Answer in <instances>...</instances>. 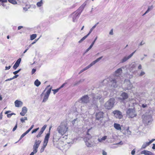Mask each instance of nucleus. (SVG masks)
Here are the masks:
<instances>
[{
  "label": "nucleus",
  "mask_w": 155,
  "mask_h": 155,
  "mask_svg": "<svg viewBox=\"0 0 155 155\" xmlns=\"http://www.w3.org/2000/svg\"><path fill=\"white\" fill-rule=\"evenodd\" d=\"M122 68H123V67L119 68L115 71L114 74L115 76L118 77L119 78L120 77V76L122 73ZM119 78H112L111 77H109L107 78L106 79L104 80L103 81V83L104 84H105V85L110 83L111 87H113L112 88L113 89L117 87V83L119 82Z\"/></svg>",
  "instance_id": "nucleus-1"
},
{
  "label": "nucleus",
  "mask_w": 155,
  "mask_h": 155,
  "mask_svg": "<svg viewBox=\"0 0 155 155\" xmlns=\"http://www.w3.org/2000/svg\"><path fill=\"white\" fill-rule=\"evenodd\" d=\"M68 129V124L66 123H61L57 129V131L61 136H63L67 132Z\"/></svg>",
  "instance_id": "nucleus-2"
},
{
  "label": "nucleus",
  "mask_w": 155,
  "mask_h": 155,
  "mask_svg": "<svg viewBox=\"0 0 155 155\" xmlns=\"http://www.w3.org/2000/svg\"><path fill=\"white\" fill-rule=\"evenodd\" d=\"M85 5L83 4L76 11L73 12L72 14V18L74 22L76 21L79 18L80 15L83 11Z\"/></svg>",
  "instance_id": "nucleus-3"
},
{
  "label": "nucleus",
  "mask_w": 155,
  "mask_h": 155,
  "mask_svg": "<svg viewBox=\"0 0 155 155\" xmlns=\"http://www.w3.org/2000/svg\"><path fill=\"white\" fill-rule=\"evenodd\" d=\"M93 99L90 103H92L91 105L89 106V108L91 109L93 107H95L97 105V103L98 100H100L101 97L102 96L99 94H92V95Z\"/></svg>",
  "instance_id": "nucleus-4"
},
{
  "label": "nucleus",
  "mask_w": 155,
  "mask_h": 155,
  "mask_svg": "<svg viewBox=\"0 0 155 155\" xmlns=\"http://www.w3.org/2000/svg\"><path fill=\"white\" fill-rule=\"evenodd\" d=\"M85 144L88 147H93L95 146L96 144L91 135H89L88 137H86L84 139Z\"/></svg>",
  "instance_id": "nucleus-5"
},
{
  "label": "nucleus",
  "mask_w": 155,
  "mask_h": 155,
  "mask_svg": "<svg viewBox=\"0 0 155 155\" xmlns=\"http://www.w3.org/2000/svg\"><path fill=\"white\" fill-rule=\"evenodd\" d=\"M115 103V100L113 98H111L106 102L104 106L106 109L110 110L113 108Z\"/></svg>",
  "instance_id": "nucleus-6"
},
{
  "label": "nucleus",
  "mask_w": 155,
  "mask_h": 155,
  "mask_svg": "<svg viewBox=\"0 0 155 155\" xmlns=\"http://www.w3.org/2000/svg\"><path fill=\"white\" fill-rule=\"evenodd\" d=\"M127 115L129 118H133L135 117L137 115L134 108L128 109L127 111Z\"/></svg>",
  "instance_id": "nucleus-7"
},
{
  "label": "nucleus",
  "mask_w": 155,
  "mask_h": 155,
  "mask_svg": "<svg viewBox=\"0 0 155 155\" xmlns=\"http://www.w3.org/2000/svg\"><path fill=\"white\" fill-rule=\"evenodd\" d=\"M143 122L147 124H149L152 120V116L150 114L146 113L143 114L142 117Z\"/></svg>",
  "instance_id": "nucleus-8"
},
{
  "label": "nucleus",
  "mask_w": 155,
  "mask_h": 155,
  "mask_svg": "<svg viewBox=\"0 0 155 155\" xmlns=\"http://www.w3.org/2000/svg\"><path fill=\"white\" fill-rule=\"evenodd\" d=\"M112 113L114 114V117L120 119L123 117L122 113L118 110H114L113 111Z\"/></svg>",
  "instance_id": "nucleus-9"
},
{
  "label": "nucleus",
  "mask_w": 155,
  "mask_h": 155,
  "mask_svg": "<svg viewBox=\"0 0 155 155\" xmlns=\"http://www.w3.org/2000/svg\"><path fill=\"white\" fill-rule=\"evenodd\" d=\"M103 58V56H101V57H100L97 59H96L95 60L93 61L92 62H91L89 65L88 66L84 68L83 69V70L84 71H86V70L88 69L89 68H90V67H91V66L94 65L96 63L98 62L101 59V58Z\"/></svg>",
  "instance_id": "nucleus-10"
},
{
  "label": "nucleus",
  "mask_w": 155,
  "mask_h": 155,
  "mask_svg": "<svg viewBox=\"0 0 155 155\" xmlns=\"http://www.w3.org/2000/svg\"><path fill=\"white\" fill-rule=\"evenodd\" d=\"M103 58V56H101V57H100L97 59H96L95 60L93 61L92 62H91L89 65L88 66L84 68L83 69V70L84 71H86V70L88 69L89 68H90V67H91V66L94 65L96 63L98 62L101 59V58Z\"/></svg>",
  "instance_id": "nucleus-11"
},
{
  "label": "nucleus",
  "mask_w": 155,
  "mask_h": 155,
  "mask_svg": "<svg viewBox=\"0 0 155 155\" xmlns=\"http://www.w3.org/2000/svg\"><path fill=\"white\" fill-rule=\"evenodd\" d=\"M41 141L39 140H36L35 141V144L33 146V151L35 153H36L38 151V147Z\"/></svg>",
  "instance_id": "nucleus-12"
},
{
  "label": "nucleus",
  "mask_w": 155,
  "mask_h": 155,
  "mask_svg": "<svg viewBox=\"0 0 155 155\" xmlns=\"http://www.w3.org/2000/svg\"><path fill=\"white\" fill-rule=\"evenodd\" d=\"M89 98L88 95H86L81 97L80 99V101H81V103L87 104L89 101Z\"/></svg>",
  "instance_id": "nucleus-13"
},
{
  "label": "nucleus",
  "mask_w": 155,
  "mask_h": 155,
  "mask_svg": "<svg viewBox=\"0 0 155 155\" xmlns=\"http://www.w3.org/2000/svg\"><path fill=\"white\" fill-rule=\"evenodd\" d=\"M51 87L48 89L46 92L42 102H45L48 100L49 95L51 92Z\"/></svg>",
  "instance_id": "nucleus-14"
},
{
  "label": "nucleus",
  "mask_w": 155,
  "mask_h": 155,
  "mask_svg": "<svg viewBox=\"0 0 155 155\" xmlns=\"http://www.w3.org/2000/svg\"><path fill=\"white\" fill-rule=\"evenodd\" d=\"M104 113L101 111L97 113L96 114V120L101 121L104 117Z\"/></svg>",
  "instance_id": "nucleus-15"
},
{
  "label": "nucleus",
  "mask_w": 155,
  "mask_h": 155,
  "mask_svg": "<svg viewBox=\"0 0 155 155\" xmlns=\"http://www.w3.org/2000/svg\"><path fill=\"white\" fill-rule=\"evenodd\" d=\"M136 51H135L128 56H125L123 58L120 60V63H123L130 58L133 56Z\"/></svg>",
  "instance_id": "nucleus-16"
},
{
  "label": "nucleus",
  "mask_w": 155,
  "mask_h": 155,
  "mask_svg": "<svg viewBox=\"0 0 155 155\" xmlns=\"http://www.w3.org/2000/svg\"><path fill=\"white\" fill-rule=\"evenodd\" d=\"M114 128L117 130H120L121 132H123V130H122L121 128V126L120 124L117 123H114Z\"/></svg>",
  "instance_id": "nucleus-17"
},
{
  "label": "nucleus",
  "mask_w": 155,
  "mask_h": 155,
  "mask_svg": "<svg viewBox=\"0 0 155 155\" xmlns=\"http://www.w3.org/2000/svg\"><path fill=\"white\" fill-rule=\"evenodd\" d=\"M22 102L20 101L16 100L15 102V105L17 107H21L22 105Z\"/></svg>",
  "instance_id": "nucleus-18"
},
{
  "label": "nucleus",
  "mask_w": 155,
  "mask_h": 155,
  "mask_svg": "<svg viewBox=\"0 0 155 155\" xmlns=\"http://www.w3.org/2000/svg\"><path fill=\"white\" fill-rule=\"evenodd\" d=\"M129 127H128L126 130L124 132H122L123 133L127 136H129L131 134V131L129 130Z\"/></svg>",
  "instance_id": "nucleus-19"
},
{
  "label": "nucleus",
  "mask_w": 155,
  "mask_h": 155,
  "mask_svg": "<svg viewBox=\"0 0 155 155\" xmlns=\"http://www.w3.org/2000/svg\"><path fill=\"white\" fill-rule=\"evenodd\" d=\"M21 61V58H19L16 61L15 64L13 66V68L15 70L19 66L20 63Z\"/></svg>",
  "instance_id": "nucleus-20"
},
{
  "label": "nucleus",
  "mask_w": 155,
  "mask_h": 155,
  "mask_svg": "<svg viewBox=\"0 0 155 155\" xmlns=\"http://www.w3.org/2000/svg\"><path fill=\"white\" fill-rule=\"evenodd\" d=\"M27 111L28 109L26 107H23L22 108L21 112L20 113V114L22 116H24L27 113Z\"/></svg>",
  "instance_id": "nucleus-21"
},
{
  "label": "nucleus",
  "mask_w": 155,
  "mask_h": 155,
  "mask_svg": "<svg viewBox=\"0 0 155 155\" xmlns=\"http://www.w3.org/2000/svg\"><path fill=\"white\" fill-rule=\"evenodd\" d=\"M97 36L95 38V39L94 40V41L92 43L91 45H90V47L88 48L86 51L85 52H88L90 49H91V48H92L93 46L94 43H95V42L96 41L97 39Z\"/></svg>",
  "instance_id": "nucleus-22"
},
{
  "label": "nucleus",
  "mask_w": 155,
  "mask_h": 155,
  "mask_svg": "<svg viewBox=\"0 0 155 155\" xmlns=\"http://www.w3.org/2000/svg\"><path fill=\"white\" fill-rule=\"evenodd\" d=\"M127 85L125 88L126 90H130L133 87L132 84L130 83V81L127 82Z\"/></svg>",
  "instance_id": "nucleus-23"
},
{
  "label": "nucleus",
  "mask_w": 155,
  "mask_h": 155,
  "mask_svg": "<svg viewBox=\"0 0 155 155\" xmlns=\"http://www.w3.org/2000/svg\"><path fill=\"white\" fill-rule=\"evenodd\" d=\"M121 96L123 100H125L127 98L128 96L127 94L125 92H123L121 94Z\"/></svg>",
  "instance_id": "nucleus-24"
},
{
  "label": "nucleus",
  "mask_w": 155,
  "mask_h": 155,
  "mask_svg": "<svg viewBox=\"0 0 155 155\" xmlns=\"http://www.w3.org/2000/svg\"><path fill=\"white\" fill-rule=\"evenodd\" d=\"M50 133L49 132L47 134L45 135L44 141L48 142V140L50 137Z\"/></svg>",
  "instance_id": "nucleus-25"
},
{
  "label": "nucleus",
  "mask_w": 155,
  "mask_h": 155,
  "mask_svg": "<svg viewBox=\"0 0 155 155\" xmlns=\"http://www.w3.org/2000/svg\"><path fill=\"white\" fill-rule=\"evenodd\" d=\"M84 81V79H82L78 81H76L74 84V86H76L80 84L81 83H82Z\"/></svg>",
  "instance_id": "nucleus-26"
},
{
  "label": "nucleus",
  "mask_w": 155,
  "mask_h": 155,
  "mask_svg": "<svg viewBox=\"0 0 155 155\" xmlns=\"http://www.w3.org/2000/svg\"><path fill=\"white\" fill-rule=\"evenodd\" d=\"M150 152V151L144 150L141 152V154H144L145 155H149Z\"/></svg>",
  "instance_id": "nucleus-27"
},
{
  "label": "nucleus",
  "mask_w": 155,
  "mask_h": 155,
  "mask_svg": "<svg viewBox=\"0 0 155 155\" xmlns=\"http://www.w3.org/2000/svg\"><path fill=\"white\" fill-rule=\"evenodd\" d=\"M107 136H105L103 137L102 138H98V140L100 142H101L103 140H105L107 138Z\"/></svg>",
  "instance_id": "nucleus-28"
},
{
  "label": "nucleus",
  "mask_w": 155,
  "mask_h": 155,
  "mask_svg": "<svg viewBox=\"0 0 155 155\" xmlns=\"http://www.w3.org/2000/svg\"><path fill=\"white\" fill-rule=\"evenodd\" d=\"M41 83V82L38 79L36 80L34 82L35 85L37 87L39 86Z\"/></svg>",
  "instance_id": "nucleus-29"
},
{
  "label": "nucleus",
  "mask_w": 155,
  "mask_h": 155,
  "mask_svg": "<svg viewBox=\"0 0 155 155\" xmlns=\"http://www.w3.org/2000/svg\"><path fill=\"white\" fill-rule=\"evenodd\" d=\"M150 144V143H149V142H147L145 143H144L143 144L142 146V148L144 149L147 146H149Z\"/></svg>",
  "instance_id": "nucleus-30"
},
{
  "label": "nucleus",
  "mask_w": 155,
  "mask_h": 155,
  "mask_svg": "<svg viewBox=\"0 0 155 155\" xmlns=\"http://www.w3.org/2000/svg\"><path fill=\"white\" fill-rule=\"evenodd\" d=\"M11 112L10 111H6L5 112V114H7V116L8 118L10 117L12 115H13V114H15L13 113H12L11 114H8V113L9 112Z\"/></svg>",
  "instance_id": "nucleus-31"
},
{
  "label": "nucleus",
  "mask_w": 155,
  "mask_h": 155,
  "mask_svg": "<svg viewBox=\"0 0 155 155\" xmlns=\"http://www.w3.org/2000/svg\"><path fill=\"white\" fill-rule=\"evenodd\" d=\"M88 35H87L85 36H84L79 41H78V43H81L83 41H84L87 37Z\"/></svg>",
  "instance_id": "nucleus-32"
},
{
  "label": "nucleus",
  "mask_w": 155,
  "mask_h": 155,
  "mask_svg": "<svg viewBox=\"0 0 155 155\" xmlns=\"http://www.w3.org/2000/svg\"><path fill=\"white\" fill-rule=\"evenodd\" d=\"M28 120L27 117H22L20 119L21 121L23 123L25 122V120Z\"/></svg>",
  "instance_id": "nucleus-33"
},
{
  "label": "nucleus",
  "mask_w": 155,
  "mask_h": 155,
  "mask_svg": "<svg viewBox=\"0 0 155 155\" xmlns=\"http://www.w3.org/2000/svg\"><path fill=\"white\" fill-rule=\"evenodd\" d=\"M43 4V1L41 0L39 2H38L37 3V5L38 7L41 6Z\"/></svg>",
  "instance_id": "nucleus-34"
},
{
  "label": "nucleus",
  "mask_w": 155,
  "mask_h": 155,
  "mask_svg": "<svg viewBox=\"0 0 155 155\" xmlns=\"http://www.w3.org/2000/svg\"><path fill=\"white\" fill-rule=\"evenodd\" d=\"M37 37V35L36 34H33L31 35L30 37L31 40H33L35 39Z\"/></svg>",
  "instance_id": "nucleus-35"
},
{
  "label": "nucleus",
  "mask_w": 155,
  "mask_h": 155,
  "mask_svg": "<svg viewBox=\"0 0 155 155\" xmlns=\"http://www.w3.org/2000/svg\"><path fill=\"white\" fill-rule=\"evenodd\" d=\"M153 8V5L149 6L148 7V9L146 11V13H148L150 10H152Z\"/></svg>",
  "instance_id": "nucleus-36"
},
{
  "label": "nucleus",
  "mask_w": 155,
  "mask_h": 155,
  "mask_svg": "<svg viewBox=\"0 0 155 155\" xmlns=\"http://www.w3.org/2000/svg\"><path fill=\"white\" fill-rule=\"evenodd\" d=\"M8 2L13 4H17V2L14 0H8Z\"/></svg>",
  "instance_id": "nucleus-37"
},
{
  "label": "nucleus",
  "mask_w": 155,
  "mask_h": 155,
  "mask_svg": "<svg viewBox=\"0 0 155 155\" xmlns=\"http://www.w3.org/2000/svg\"><path fill=\"white\" fill-rule=\"evenodd\" d=\"M46 126H47L46 125H44L41 128L40 131L43 133L44 131L46 129Z\"/></svg>",
  "instance_id": "nucleus-38"
},
{
  "label": "nucleus",
  "mask_w": 155,
  "mask_h": 155,
  "mask_svg": "<svg viewBox=\"0 0 155 155\" xmlns=\"http://www.w3.org/2000/svg\"><path fill=\"white\" fill-rule=\"evenodd\" d=\"M95 28V27L93 26L90 30L88 33L87 34V35L88 36L92 32L93 30Z\"/></svg>",
  "instance_id": "nucleus-39"
},
{
  "label": "nucleus",
  "mask_w": 155,
  "mask_h": 155,
  "mask_svg": "<svg viewBox=\"0 0 155 155\" xmlns=\"http://www.w3.org/2000/svg\"><path fill=\"white\" fill-rule=\"evenodd\" d=\"M60 89V88H58L57 89H56L52 90L53 91H54L53 92L54 94H55L56 93H57L58 91Z\"/></svg>",
  "instance_id": "nucleus-40"
},
{
  "label": "nucleus",
  "mask_w": 155,
  "mask_h": 155,
  "mask_svg": "<svg viewBox=\"0 0 155 155\" xmlns=\"http://www.w3.org/2000/svg\"><path fill=\"white\" fill-rule=\"evenodd\" d=\"M39 129V128L38 127L36 129H34V130H33L32 131L31 133L33 134V133L36 132L38 131V130Z\"/></svg>",
  "instance_id": "nucleus-41"
},
{
  "label": "nucleus",
  "mask_w": 155,
  "mask_h": 155,
  "mask_svg": "<svg viewBox=\"0 0 155 155\" xmlns=\"http://www.w3.org/2000/svg\"><path fill=\"white\" fill-rule=\"evenodd\" d=\"M21 70V69H19L18 70L13 72V74L15 75H16L17 73H18L19 71H20Z\"/></svg>",
  "instance_id": "nucleus-42"
},
{
  "label": "nucleus",
  "mask_w": 155,
  "mask_h": 155,
  "mask_svg": "<svg viewBox=\"0 0 155 155\" xmlns=\"http://www.w3.org/2000/svg\"><path fill=\"white\" fill-rule=\"evenodd\" d=\"M43 133V132L40 131L38 134L37 135L36 137L37 138H38L41 137V134Z\"/></svg>",
  "instance_id": "nucleus-43"
},
{
  "label": "nucleus",
  "mask_w": 155,
  "mask_h": 155,
  "mask_svg": "<svg viewBox=\"0 0 155 155\" xmlns=\"http://www.w3.org/2000/svg\"><path fill=\"white\" fill-rule=\"evenodd\" d=\"M48 142L47 141H44V143L43 146L44 147H46V146L47 145V143Z\"/></svg>",
  "instance_id": "nucleus-44"
},
{
  "label": "nucleus",
  "mask_w": 155,
  "mask_h": 155,
  "mask_svg": "<svg viewBox=\"0 0 155 155\" xmlns=\"http://www.w3.org/2000/svg\"><path fill=\"white\" fill-rule=\"evenodd\" d=\"M17 123H16V124L15 125V127L13 128L12 131H15L17 129Z\"/></svg>",
  "instance_id": "nucleus-45"
},
{
  "label": "nucleus",
  "mask_w": 155,
  "mask_h": 155,
  "mask_svg": "<svg viewBox=\"0 0 155 155\" xmlns=\"http://www.w3.org/2000/svg\"><path fill=\"white\" fill-rule=\"evenodd\" d=\"M152 101V99H146L145 101L146 103H148L149 101V103H150V102Z\"/></svg>",
  "instance_id": "nucleus-46"
},
{
  "label": "nucleus",
  "mask_w": 155,
  "mask_h": 155,
  "mask_svg": "<svg viewBox=\"0 0 155 155\" xmlns=\"http://www.w3.org/2000/svg\"><path fill=\"white\" fill-rule=\"evenodd\" d=\"M145 74V73L144 71H141L140 74L139 75L140 76H142Z\"/></svg>",
  "instance_id": "nucleus-47"
},
{
  "label": "nucleus",
  "mask_w": 155,
  "mask_h": 155,
  "mask_svg": "<svg viewBox=\"0 0 155 155\" xmlns=\"http://www.w3.org/2000/svg\"><path fill=\"white\" fill-rule=\"evenodd\" d=\"M26 135V134H25L24 133L21 136L20 138V139L19 140H20L23 137H24Z\"/></svg>",
  "instance_id": "nucleus-48"
},
{
  "label": "nucleus",
  "mask_w": 155,
  "mask_h": 155,
  "mask_svg": "<svg viewBox=\"0 0 155 155\" xmlns=\"http://www.w3.org/2000/svg\"><path fill=\"white\" fill-rule=\"evenodd\" d=\"M113 29H112L109 32V34L110 35H113Z\"/></svg>",
  "instance_id": "nucleus-49"
},
{
  "label": "nucleus",
  "mask_w": 155,
  "mask_h": 155,
  "mask_svg": "<svg viewBox=\"0 0 155 155\" xmlns=\"http://www.w3.org/2000/svg\"><path fill=\"white\" fill-rule=\"evenodd\" d=\"M36 71V69H33L32 70L31 73L32 74H34Z\"/></svg>",
  "instance_id": "nucleus-50"
},
{
  "label": "nucleus",
  "mask_w": 155,
  "mask_h": 155,
  "mask_svg": "<svg viewBox=\"0 0 155 155\" xmlns=\"http://www.w3.org/2000/svg\"><path fill=\"white\" fill-rule=\"evenodd\" d=\"M45 148V147H44L43 146L40 150V152L41 153L43 152L44 151Z\"/></svg>",
  "instance_id": "nucleus-51"
},
{
  "label": "nucleus",
  "mask_w": 155,
  "mask_h": 155,
  "mask_svg": "<svg viewBox=\"0 0 155 155\" xmlns=\"http://www.w3.org/2000/svg\"><path fill=\"white\" fill-rule=\"evenodd\" d=\"M135 150L134 149L131 152V154L132 155H134L135 153Z\"/></svg>",
  "instance_id": "nucleus-52"
},
{
  "label": "nucleus",
  "mask_w": 155,
  "mask_h": 155,
  "mask_svg": "<svg viewBox=\"0 0 155 155\" xmlns=\"http://www.w3.org/2000/svg\"><path fill=\"white\" fill-rule=\"evenodd\" d=\"M18 75L16 74L12 78L13 79H14L16 78H17L18 77Z\"/></svg>",
  "instance_id": "nucleus-53"
},
{
  "label": "nucleus",
  "mask_w": 155,
  "mask_h": 155,
  "mask_svg": "<svg viewBox=\"0 0 155 155\" xmlns=\"http://www.w3.org/2000/svg\"><path fill=\"white\" fill-rule=\"evenodd\" d=\"M10 68H11L10 66H9L8 67L6 66L5 67V70H8L10 69Z\"/></svg>",
  "instance_id": "nucleus-54"
},
{
  "label": "nucleus",
  "mask_w": 155,
  "mask_h": 155,
  "mask_svg": "<svg viewBox=\"0 0 155 155\" xmlns=\"http://www.w3.org/2000/svg\"><path fill=\"white\" fill-rule=\"evenodd\" d=\"M67 83H64L61 87H59V88H61L62 87H64V86L65 85V84H67Z\"/></svg>",
  "instance_id": "nucleus-55"
},
{
  "label": "nucleus",
  "mask_w": 155,
  "mask_h": 155,
  "mask_svg": "<svg viewBox=\"0 0 155 155\" xmlns=\"http://www.w3.org/2000/svg\"><path fill=\"white\" fill-rule=\"evenodd\" d=\"M145 44L144 42L143 41H142L140 44L139 45L140 46H142V45H144V44Z\"/></svg>",
  "instance_id": "nucleus-56"
},
{
  "label": "nucleus",
  "mask_w": 155,
  "mask_h": 155,
  "mask_svg": "<svg viewBox=\"0 0 155 155\" xmlns=\"http://www.w3.org/2000/svg\"><path fill=\"white\" fill-rule=\"evenodd\" d=\"M155 140V139H152L151 140L150 142H149V143L150 144L152 143L154 140Z\"/></svg>",
  "instance_id": "nucleus-57"
},
{
  "label": "nucleus",
  "mask_w": 155,
  "mask_h": 155,
  "mask_svg": "<svg viewBox=\"0 0 155 155\" xmlns=\"http://www.w3.org/2000/svg\"><path fill=\"white\" fill-rule=\"evenodd\" d=\"M147 106V104H143L142 105V107L143 108H145Z\"/></svg>",
  "instance_id": "nucleus-58"
},
{
  "label": "nucleus",
  "mask_w": 155,
  "mask_h": 155,
  "mask_svg": "<svg viewBox=\"0 0 155 155\" xmlns=\"http://www.w3.org/2000/svg\"><path fill=\"white\" fill-rule=\"evenodd\" d=\"M13 78H9L8 79H6V80H5V81H11V80H13Z\"/></svg>",
  "instance_id": "nucleus-59"
},
{
  "label": "nucleus",
  "mask_w": 155,
  "mask_h": 155,
  "mask_svg": "<svg viewBox=\"0 0 155 155\" xmlns=\"http://www.w3.org/2000/svg\"><path fill=\"white\" fill-rule=\"evenodd\" d=\"M39 39V38H38V39H37V40H35V41L33 42L32 43H31V45H33L34 44H35L36 42L38 40V39Z\"/></svg>",
  "instance_id": "nucleus-60"
},
{
  "label": "nucleus",
  "mask_w": 155,
  "mask_h": 155,
  "mask_svg": "<svg viewBox=\"0 0 155 155\" xmlns=\"http://www.w3.org/2000/svg\"><path fill=\"white\" fill-rule=\"evenodd\" d=\"M0 2H7V0H0Z\"/></svg>",
  "instance_id": "nucleus-61"
},
{
  "label": "nucleus",
  "mask_w": 155,
  "mask_h": 155,
  "mask_svg": "<svg viewBox=\"0 0 155 155\" xmlns=\"http://www.w3.org/2000/svg\"><path fill=\"white\" fill-rule=\"evenodd\" d=\"M30 130L29 129L26 131L25 133V134H28Z\"/></svg>",
  "instance_id": "nucleus-62"
},
{
  "label": "nucleus",
  "mask_w": 155,
  "mask_h": 155,
  "mask_svg": "<svg viewBox=\"0 0 155 155\" xmlns=\"http://www.w3.org/2000/svg\"><path fill=\"white\" fill-rule=\"evenodd\" d=\"M34 127V125H32L31 126V127H30V128H29V129L30 130H31Z\"/></svg>",
  "instance_id": "nucleus-63"
},
{
  "label": "nucleus",
  "mask_w": 155,
  "mask_h": 155,
  "mask_svg": "<svg viewBox=\"0 0 155 155\" xmlns=\"http://www.w3.org/2000/svg\"><path fill=\"white\" fill-rule=\"evenodd\" d=\"M138 68L139 69H140L142 68V66L141 64H140L138 67Z\"/></svg>",
  "instance_id": "nucleus-64"
}]
</instances>
